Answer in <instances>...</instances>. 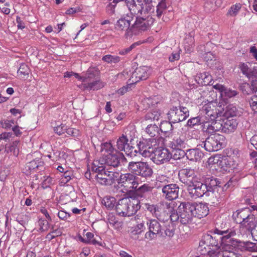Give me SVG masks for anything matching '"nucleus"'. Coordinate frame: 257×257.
Segmentation results:
<instances>
[{
	"instance_id": "1",
	"label": "nucleus",
	"mask_w": 257,
	"mask_h": 257,
	"mask_svg": "<svg viewBox=\"0 0 257 257\" xmlns=\"http://www.w3.org/2000/svg\"><path fill=\"white\" fill-rule=\"evenodd\" d=\"M185 205L183 206V211L185 210L184 212V217L185 218L184 222L191 223L194 217H196L199 218H203L207 216L209 213V208L206 203L200 202L191 203L189 202H185Z\"/></svg>"
},
{
	"instance_id": "2",
	"label": "nucleus",
	"mask_w": 257,
	"mask_h": 257,
	"mask_svg": "<svg viewBox=\"0 0 257 257\" xmlns=\"http://www.w3.org/2000/svg\"><path fill=\"white\" fill-rule=\"evenodd\" d=\"M140 201L135 198H123L119 200L115 206L117 214L121 216H131L140 209Z\"/></svg>"
},
{
	"instance_id": "3",
	"label": "nucleus",
	"mask_w": 257,
	"mask_h": 257,
	"mask_svg": "<svg viewBox=\"0 0 257 257\" xmlns=\"http://www.w3.org/2000/svg\"><path fill=\"white\" fill-rule=\"evenodd\" d=\"M154 23V19L148 14L136 16L134 23L131 25L127 35H137L149 30Z\"/></svg>"
},
{
	"instance_id": "4",
	"label": "nucleus",
	"mask_w": 257,
	"mask_h": 257,
	"mask_svg": "<svg viewBox=\"0 0 257 257\" xmlns=\"http://www.w3.org/2000/svg\"><path fill=\"white\" fill-rule=\"evenodd\" d=\"M125 3L130 13L127 14H132L137 16H143L149 14L154 8L151 4L146 2V0H125Z\"/></svg>"
},
{
	"instance_id": "5",
	"label": "nucleus",
	"mask_w": 257,
	"mask_h": 257,
	"mask_svg": "<svg viewBox=\"0 0 257 257\" xmlns=\"http://www.w3.org/2000/svg\"><path fill=\"white\" fill-rule=\"evenodd\" d=\"M224 111V105L222 102L210 101L205 104L202 108L201 113L204 115L205 121L214 120L222 116Z\"/></svg>"
},
{
	"instance_id": "6",
	"label": "nucleus",
	"mask_w": 257,
	"mask_h": 257,
	"mask_svg": "<svg viewBox=\"0 0 257 257\" xmlns=\"http://www.w3.org/2000/svg\"><path fill=\"white\" fill-rule=\"evenodd\" d=\"M128 170L135 175L147 178L152 176L153 169L147 162H130L127 166Z\"/></svg>"
},
{
	"instance_id": "7",
	"label": "nucleus",
	"mask_w": 257,
	"mask_h": 257,
	"mask_svg": "<svg viewBox=\"0 0 257 257\" xmlns=\"http://www.w3.org/2000/svg\"><path fill=\"white\" fill-rule=\"evenodd\" d=\"M214 232L219 235L222 246L225 245L235 246L238 245V242H240V240L233 238L236 234V230L234 227L226 230L215 228Z\"/></svg>"
},
{
	"instance_id": "8",
	"label": "nucleus",
	"mask_w": 257,
	"mask_h": 257,
	"mask_svg": "<svg viewBox=\"0 0 257 257\" xmlns=\"http://www.w3.org/2000/svg\"><path fill=\"white\" fill-rule=\"evenodd\" d=\"M147 210L150 212L152 215L155 216L158 220L161 221H164L166 215V209L168 210V212H172L173 208L171 204L168 202H161L156 205H147Z\"/></svg>"
},
{
	"instance_id": "9",
	"label": "nucleus",
	"mask_w": 257,
	"mask_h": 257,
	"mask_svg": "<svg viewBox=\"0 0 257 257\" xmlns=\"http://www.w3.org/2000/svg\"><path fill=\"white\" fill-rule=\"evenodd\" d=\"M224 137L219 134H215L207 138L202 143L204 149L208 152H215L220 150L223 146Z\"/></svg>"
},
{
	"instance_id": "10",
	"label": "nucleus",
	"mask_w": 257,
	"mask_h": 257,
	"mask_svg": "<svg viewBox=\"0 0 257 257\" xmlns=\"http://www.w3.org/2000/svg\"><path fill=\"white\" fill-rule=\"evenodd\" d=\"M169 121L173 123L185 120L189 115L188 109L184 106H173L167 113Z\"/></svg>"
},
{
	"instance_id": "11",
	"label": "nucleus",
	"mask_w": 257,
	"mask_h": 257,
	"mask_svg": "<svg viewBox=\"0 0 257 257\" xmlns=\"http://www.w3.org/2000/svg\"><path fill=\"white\" fill-rule=\"evenodd\" d=\"M118 183L125 188L126 192L137 189L138 178L132 173H127L119 176Z\"/></svg>"
},
{
	"instance_id": "12",
	"label": "nucleus",
	"mask_w": 257,
	"mask_h": 257,
	"mask_svg": "<svg viewBox=\"0 0 257 257\" xmlns=\"http://www.w3.org/2000/svg\"><path fill=\"white\" fill-rule=\"evenodd\" d=\"M149 231H147L145 237L149 240H152L157 238V236L161 237L163 231V226L156 219H149L147 222Z\"/></svg>"
},
{
	"instance_id": "13",
	"label": "nucleus",
	"mask_w": 257,
	"mask_h": 257,
	"mask_svg": "<svg viewBox=\"0 0 257 257\" xmlns=\"http://www.w3.org/2000/svg\"><path fill=\"white\" fill-rule=\"evenodd\" d=\"M157 141L149 139L138 144L139 152L144 157H152L157 148Z\"/></svg>"
},
{
	"instance_id": "14",
	"label": "nucleus",
	"mask_w": 257,
	"mask_h": 257,
	"mask_svg": "<svg viewBox=\"0 0 257 257\" xmlns=\"http://www.w3.org/2000/svg\"><path fill=\"white\" fill-rule=\"evenodd\" d=\"M203 240L207 246L212 247L210 248V250L207 251V254L210 257H214V255L211 254V252L219 251L221 249V246H222L219 235L214 232L212 235L207 234L204 236Z\"/></svg>"
},
{
	"instance_id": "15",
	"label": "nucleus",
	"mask_w": 257,
	"mask_h": 257,
	"mask_svg": "<svg viewBox=\"0 0 257 257\" xmlns=\"http://www.w3.org/2000/svg\"><path fill=\"white\" fill-rule=\"evenodd\" d=\"M119 177V173L117 172L108 171L104 169L95 175V179L97 182L101 185H111Z\"/></svg>"
},
{
	"instance_id": "16",
	"label": "nucleus",
	"mask_w": 257,
	"mask_h": 257,
	"mask_svg": "<svg viewBox=\"0 0 257 257\" xmlns=\"http://www.w3.org/2000/svg\"><path fill=\"white\" fill-rule=\"evenodd\" d=\"M101 161L104 162L105 164L108 166L115 168L120 165L121 162L122 163L126 162V159L122 153L115 151L114 153H109L106 155L104 158L102 159Z\"/></svg>"
},
{
	"instance_id": "17",
	"label": "nucleus",
	"mask_w": 257,
	"mask_h": 257,
	"mask_svg": "<svg viewBox=\"0 0 257 257\" xmlns=\"http://www.w3.org/2000/svg\"><path fill=\"white\" fill-rule=\"evenodd\" d=\"M134 16L132 14H124L118 19L115 24V29L118 31H125L126 38L131 37L133 35H127L128 30L131 28V22L133 20Z\"/></svg>"
},
{
	"instance_id": "18",
	"label": "nucleus",
	"mask_w": 257,
	"mask_h": 257,
	"mask_svg": "<svg viewBox=\"0 0 257 257\" xmlns=\"http://www.w3.org/2000/svg\"><path fill=\"white\" fill-rule=\"evenodd\" d=\"M149 68L145 66L137 68L129 79V84H134L140 80L147 79L150 75Z\"/></svg>"
},
{
	"instance_id": "19",
	"label": "nucleus",
	"mask_w": 257,
	"mask_h": 257,
	"mask_svg": "<svg viewBox=\"0 0 257 257\" xmlns=\"http://www.w3.org/2000/svg\"><path fill=\"white\" fill-rule=\"evenodd\" d=\"M179 176L180 181L189 187L199 179L195 170L190 168L181 169L179 172Z\"/></svg>"
},
{
	"instance_id": "20",
	"label": "nucleus",
	"mask_w": 257,
	"mask_h": 257,
	"mask_svg": "<svg viewBox=\"0 0 257 257\" xmlns=\"http://www.w3.org/2000/svg\"><path fill=\"white\" fill-rule=\"evenodd\" d=\"M172 154L166 148H156L153 156L152 157L153 161L157 164H161L170 161Z\"/></svg>"
},
{
	"instance_id": "21",
	"label": "nucleus",
	"mask_w": 257,
	"mask_h": 257,
	"mask_svg": "<svg viewBox=\"0 0 257 257\" xmlns=\"http://www.w3.org/2000/svg\"><path fill=\"white\" fill-rule=\"evenodd\" d=\"M190 144V140L183 135H180L174 137L172 141H170L169 146L173 150H186L191 147Z\"/></svg>"
},
{
	"instance_id": "22",
	"label": "nucleus",
	"mask_w": 257,
	"mask_h": 257,
	"mask_svg": "<svg viewBox=\"0 0 257 257\" xmlns=\"http://www.w3.org/2000/svg\"><path fill=\"white\" fill-rule=\"evenodd\" d=\"M129 139L131 141L132 140V138L128 136L126 132L117 139L116 146L118 151H124L125 154L132 155L134 148L132 147L130 148L129 144H128Z\"/></svg>"
},
{
	"instance_id": "23",
	"label": "nucleus",
	"mask_w": 257,
	"mask_h": 257,
	"mask_svg": "<svg viewBox=\"0 0 257 257\" xmlns=\"http://www.w3.org/2000/svg\"><path fill=\"white\" fill-rule=\"evenodd\" d=\"M213 88L219 91L220 93L221 99L220 102L222 104H226L228 98L235 96L237 94L236 91L228 88L220 84H216L213 85Z\"/></svg>"
},
{
	"instance_id": "24",
	"label": "nucleus",
	"mask_w": 257,
	"mask_h": 257,
	"mask_svg": "<svg viewBox=\"0 0 257 257\" xmlns=\"http://www.w3.org/2000/svg\"><path fill=\"white\" fill-rule=\"evenodd\" d=\"M185 205L184 202H182L178 207V210L176 212H173L171 214H169L167 212V210L166 209V215L165 217L168 219V218L170 219V222L173 223L174 222L179 221L182 224H187L190 222H184L185 218L183 216L185 214V210L183 212V206ZM187 221V220H186Z\"/></svg>"
},
{
	"instance_id": "25",
	"label": "nucleus",
	"mask_w": 257,
	"mask_h": 257,
	"mask_svg": "<svg viewBox=\"0 0 257 257\" xmlns=\"http://www.w3.org/2000/svg\"><path fill=\"white\" fill-rule=\"evenodd\" d=\"M223 120L215 119L214 120L204 121L202 130L209 134L215 132H222Z\"/></svg>"
},
{
	"instance_id": "26",
	"label": "nucleus",
	"mask_w": 257,
	"mask_h": 257,
	"mask_svg": "<svg viewBox=\"0 0 257 257\" xmlns=\"http://www.w3.org/2000/svg\"><path fill=\"white\" fill-rule=\"evenodd\" d=\"M189 187H192V188L190 189V193L192 194L195 198L202 197L204 194L208 192L205 183L200 181L199 178Z\"/></svg>"
},
{
	"instance_id": "27",
	"label": "nucleus",
	"mask_w": 257,
	"mask_h": 257,
	"mask_svg": "<svg viewBox=\"0 0 257 257\" xmlns=\"http://www.w3.org/2000/svg\"><path fill=\"white\" fill-rule=\"evenodd\" d=\"M179 190V187L175 184H169L162 189L163 195L169 200H173L178 197Z\"/></svg>"
},
{
	"instance_id": "28",
	"label": "nucleus",
	"mask_w": 257,
	"mask_h": 257,
	"mask_svg": "<svg viewBox=\"0 0 257 257\" xmlns=\"http://www.w3.org/2000/svg\"><path fill=\"white\" fill-rule=\"evenodd\" d=\"M88 77L85 78L82 80L83 82H88L87 84H85V88L89 90H98L104 86V84L99 79H95L92 81L90 80L92 78L91 70H88L87 72Z\"/></svg>"
},
{
	"instance_id": "29",
	"label": "nucleus",
	"mask_w": 257,
	"mask_h": 257,
	"mask_svg": "<svg viewBox=\"0 0 257 257\" xmlns=\"http://www.w3.org/2000/svg\"><path fill=\"white\" fill-rule=\"evenodd\" d=\"M235 246L225 245L223 246L219 251H213L211 254L214 257H238L234 251Z\"/></svg>"
},
{
	"instance_id": "30",
	"label": "nucleus",
	"mask_w": 257,
	"mask_h": 257,
	"mask_svg": "<svg viewBox=\"0 0 257 257\" xmlns=\"http://www.w3.org/2000/svg\"><path fill=\"white\" fill-rule=\"evenodd\" d=\"M250 213V209L244 208L234 212L233 213L232 217L237 223L240 225Z\"/></svg>"
},
{
	"instance_id": "31",
	"label": "nucleus",
	"mask_w": 257,
	"mask_h": 257,
	"mask_svg": "<svg viewBox=\"0 0 257 257\" xmlns=\"http://www.w3.org/2000/svg\"><path fill=\"white\" fill-rule=\"evenodd\" d=\"M165 224L163 226V231L162 237H165L168 236L169 237H172L175 233V226L174 224L170 221H168V220L165 218V221H163Z\"/></svg>"
},
{
	"instance_id": "32",
	"label": "nucleus",
	"mask_w": 257,
	"mask_h": 257,
	"mask_svg": "<svg viewBox=\"0 0 257 257\" xmlns=\"http://www.w3.org/2000/svg\"><path fill=\"white\" fill-rule=\"evenodd\" d=\"M146 229L145 221L138 222V223L132 227L131 229V236L135 240L139 239V235L141 234Z\"/></svg>"
},
{
	"instance_id": "33",
	"label": "nucleus",
	"mask_w": 257,
	"mask_h": 257,
	"mask_svg": "<svg viewBox=\"0 0 257 257\" xmlns=\"http://www.w3.org/2000/svg\"><path fill=\"white\" fill-rule=\"evenodd\" d=\"M186 156L187 158L193 161L200 160L203 156V153L199 149H187L186 152Z\"/></svg>"
},
{
	"instance_id": "34",
	"label": "nucleus",
	"mask_w": 257,
	"mask_h": 257,
	"mask_svg": "<svg viewBox=\"0 0 257 257\" xmlns=\"http://www.w3.org/2000/svg\"><path fill=\"white\" fill-rule=\"evenodd\" d=\"M240 225L242 228H244L248 231L257 225L255 221L254 215L250 213Z\"/></svg>"
},
{
	"instance_id": "35",
	"label": "nucleus",
	"mask_w": 257,
	"mask_h": 257,
	"mask_svg": "<svg viewBox=\"0 0 257 257\" xmlns=\"http://www.w3.org/2000/svg\"><path fill=\"white\" fill-rule=\"evenodd\" d=\"M237 126L236 121L233 119H226L223 120L222 132L225 133L229 134L233 132Z\"/></svg>"
},
{
	"instance_id": "36",
	"label": "nucleus",
	"mask_w": 257,
	"mask_h": 257,
	"mask_svg": "<svg viewBox=\"0 0 257 257\" xmlns=\"http://www.w3.org/2000/svg\"><path fill=\"white\" fill-rule=\"evenodd\" d=\"M204 183L209 192L213 191L214 187L219 186L220 182L216 178L210 177L205 178Z\"/></svg>"
},
{
	"instance_id": "37",
	"label": "nucleus",
	"mask_w": 257,
	"mask_h": 257,
	"mask_svg": "<svg viewBox=\"0 0 257 257\" xmlns=\"http://www.w3.org/2000/svg\"><path fill=\"white\" fill-rule=\"evenodd\" d=\"M222 106H225V104H222ZM238 112L237 110V108L235 106H233L232 104H229L226 106L225 108L224 107V111L222 115H224L226 117H233L235 116L238 114Z\"/></svg>"
},
{
	"instance_id": "38",
	"label": "nucleus",
	"mask_w": 257,
	"mask_h": 257,
	"mask_svg": "<svg viewBox=\"0 0 257 257\" xmlns=\"http://www.w3.org/2000/svg\"><path fill=\"white\" fill-rule=\"evenodd\" d=\"M102 159L94 160L91 166V170L95 173L98 174L102 171H104L105 169L104 162L101 161Z\"/></svg>"
},
{
	"instance_id": "39",
	"label": "nucleus",
	"mask_w": 257,
	"mask_h": 257,
	"mask_svg": "<svg viewBox=\"0 0 257 257\" xmlns=\"http://www.w3.org/2000/svg\"><path fill=\"white\" fill-rule=\"evenodd\" d=\"M160 101V98L158 96H154L153 97H147L144 98L142 100V103L146 108L153 106L157 104Z\"/></svg>"
},
{
	"instance_id": "40",
	"label": "nucleus",
	"mask_w": 257,
	"mask_h": 257,
	"mask_svg": "<svg viewBox=\"0 0 257 257\" xmlns=\"http://www.w3.org/2000/svg\"><path fill=\"white\" fill-rule=\"evenodd\" d=\"M244 248V250L251 251V252H257V245L255 243H253L250 241H240L238 242V245Z\"/></svg>"
},
{
	"instance_id": "41",
	"label": "nucleus",
	"mask_w": 257,
	"mask_h": 257,
	"mask_svg": "<svg viewBox=\"0 0 257 257\" xmlns=\"http://www.w3.org/2000/svg\"><path fill=\"white\" fill-rule=\"evenodd\" d=\"M166 1V0H161L157 6V16L159 18L167 12V6Z\"/></svg>"
},
{
	"instance_id": "42",
	"label": "nucleus",
	"mask_w": 257,
	"mask_h": 257,
	"mask_svg": "<svg viewBox=\"0 0 257 257\" xmlns=\"http://www.w3.org/2000/svg\"><path fill=\"white\" fill-rule=\"evenodd\" d=\"M102 203L108 209H111L116 204V199L113 197L105 196L103 198Z\"/></svg>"
},
{
	"instance_id": "43",
	"label": "nucleus",
	"mask_w": 257,
	"mask_h": 257,
	"mask_svg": "<svg viewBox=\"0 0 257 257\" xmlns=\"http://www.w3.org/2000/svg\"><path fill=\"white\" fill-rule=\"evenodd\" d=\"M161 115L160 112L157 110H152L148 112L146 116L145 119L146 120L158 121Z\"/></svg>"
},
{
	"instance_id": "44",
	"label": "nucleus",
	"mask_w": 257,
	"mask_h": 257,
	"mask_svg": "<svg viewBox=\"0 0 257 257\" xmlns=\"http://www.w3.org/2000/svg\"><path fill=\"white\" fill-rule=\"evenodd\" d=\"M108 222L115 229H119L121 226V222L119 221L116 217L112 213L108 215Z\"/></svg>"
},
{
	"instance_id": "45",
	"label": "nucleus",
	"mask_w": 257,
	"mask_h": 257,
	"mask_svg": "<svg viewBox=\"0 0 257 257\" xmlns=\"http://www.w3.org/2000/svg\"><path fill=\"white\" fill-rule=\"evenodd\" d=\"M146 132L151 137H155L159 134V127L156 124H150L147 127Z\"/></svg>"
},
{
	"instance_id": "46",
	"label": "nucleus",
	"mask_w": 257,
	"mask_h": 257,
	"mask_svg": "<svg viewBox=\"0 0 257 257\" xmlns=\"http://www.w3.org/2000/svg\"><path fill=\"white\" fill-rule=\"evenodd\" d=\"M241 8V5L239 3L232 5L228 10L227 16L232 17L236 16Z\"/></svg>"
},
{
	"instance_id": "47",
	"label": "nucleus",
	"mask_w": 257,
	"mask_h": 257,
	"mask_svg": "<svg viewBox=\"0 0 257 257\" xmlns=\"http://www.w3.org/2000/svg\"><path fill=\"white\" fill-rule=\"evenodd\" d=\"M169 181L168 177L165 176L161 175L157 179L156 185L158 188H163L165 185H168Z\"/></svg>"
},
{
	"instance_id": "48",
	"label": "nucleus",
	"mask_w": 257,
	"mask_h": 257,
	"mask_svg": "<svg viewBox=\"0 0 257 257\" xmlns=\"http://www.w3.org/2000/svg\"><path fill=\"white\" fill-rule=\"evenodd\" d=\"M102 60L108 63H117L120 61V57L117 56L106 55L102 58Z\"/></svg>"
},
{
	"instance_id": "49",
	"label": "nucleus",
	"mask_w": 257,
	"mask_h": 257,
	"mask_svg": "<svg viewBox=\"0 0 257 257\" xmlns=\"http://www.w3.org/2000/svg\"><path fill=\"white\" fill-rule=\"evenodd\" d=\"M198 77L202 80L201 83H203L204 85H208L212 81V76L207 72L199 74Z\"/></svg>"
},
{
	"instance_id": "50",
	"label": "nucleus",
	"mask_w": 257,
	"mask_h": 257,
	"mask_svg": "<svg viewBox=\"0 0 257 257\" xmlns=\"http://www.w3.org/2000/svg\"><path fill=\"white\" fill-rule=\"evenodd\" d=\"M72 176V173L71 171H66L62 175L60 180V183L61 185H64L67 183L71 179Z\"/></svg>"
},
{
	"instance_id": "51",
	"label": "nucleus",
	"mask_w": 257,
	"mask_h": 257,
	"mask_svg": "<svg viewBox=\"0 0 257 257\" xmlns=\"http://www.w3.org/2000/svg\"><path fill=\"white\" fill-rule=\"evenodd\" d=\"M18 143L17 141L14 142L11 145L6 147V151L8 153L11 152L14 155L17 156L19 154V148L17 146Z\"/></svg>"
},
{
	"instance_id": "52",
	"label": "nucleus",
	"mask_w": 257,
	"mask_h": 257,
	"mask_svg": "<svg viewBox=\"0 0 257 257\" xmlns=\"http://www.w3.org/2000/svg\"><path fill=\"white\" fill-rule=\"evenodd\" d=\"M29 68L26 64H21L19 70H18V74L23 78H25V76H28L29 74Z\"/></svg>"
},
{
	"instance_id": "53",
	"label": "nucleus",
	"mask_w": 257,
	"mask_h": 257,
	"mask_svg": "<svg viewBox=\"0 0 257 257\" xmlns=\"http://www.w3.org/2000/svg\"><path fill=\"white\" fill-rule=\"evenodd\" d=\"M62 233V232L60 229H56L49 233L46 236V238L51 240L57 236L61 235Z\"/></svg>"
},
{
	"instance_id": "54",
	"label": "nucleus",
	"mask_w": 257,
	"mask_h": 257,
	"mask_svg": "<svg viewBox=\"0 0 257 257\" xmlns=\"http://www.w3.org/2000/svg\"><path fill=\"white\" fill-rule=\"evenodd\" d=\"M140 42H138L131 45L129 47L122 49L119 52V54L121 55H124L129 53L137 46L139 45Z\"/></svg>"
},
{
	"instance_id": "55",
	"label": "nucleus",
	"mask_w": 257,
	"mask_h": 257,
	"mask_svg": "<svg viewBox=\"0 0 257 257\" xmlns=\"http://www.w3.org/2000/svg\"><path fill=\"white\" fill-rule=\"evenodd\" d=\"M173 158L175 160H178L186 156V152L184 150H174Z\"/></svg>"
},
{
	"instance_id": "56",
	"label": "nucleus",
	"mask_w": 257,
	"mask_h": 257,
	"mask_svg": "<svg viewBox=\"0 0 257 257\" xmlns=\"http://www.w3.org/2000/svg\"><path fill=\"white\" fill-rule=\"evenodd\" d=\"M40 225V230L41 231L47 230L49 228V223L48 220L43 219H40L39 220Z\"/></svg>"
},
{
	"instance_id": "57",
	"label": "nucleus",
	"mask_w": 257,
	"mask_h": 257,
	"mask_svg": "<svg viewBox=\"0 0 257 257\" xmlns=\"http://www.w3.org/2000/svg\"><path fill=\"white\" fill-rule=\"evenodd\" d=\"M240 68L243 74L245 75L248 77L250 76L251 69H249L246 64L244 63L241 64L240 65Z\"/></svg>"
},
{
	"instance_id": "58",
	"label": "nucleus",
	"mask_w": 257,
	"mask_h": 257,
	"mask_svg": "<svg viewBox=\"0 0 257 257\" xmlns=\"http://www.w3.org/2000/svg\"><path fill=\"white\" fill-rule=\"evenodd\" d=\"M102 149L106 152L108 154L109 153H113L115 152V151H116L114 150L111 144L109 143H104L102 146Z\"/></svg>"
},
{
	"instance_id": "59",
	"label": "nucleus",
	"mask_w": 257,
	"mask_h": 257,
	"mask_svg": "<svg viewBox=\"0 0 257 257\" xmlns=\"http://www.w3.org/2000/svg\"><path fill=\"white\" fill-rule=\"evenodd\" d=\"M205 7L208 8H212L213 3L214 2V5L215 6L219 7L222 4L221 0H205Z\"/></svg>"
},
{
	"instance_id": "60",
	"label": "nucleus",
	"mask_w": 257,
	"mask_h": 257,
	"mask_svg": "<svg viewBox=\"0 0 257 257\" xmlns=\"http://www.w3.org/2000/svg\"><path fill=\"white\" fill-rule=\"evenodd\" d=\"M249 104L252 109L257 112V96H252L249 100Z\"/></svg>"
},
{
	"instance_id": "61",
	"label": "nucleus",
	"mask_w": 257,
	"mask_h": 257,
	"mask_svg": "<svg viewBox=\"0 0 257 257\" xmlns=\"http://www.w3.org/2000/svg\"><path fill=\"white\" fill-rule=\"evenodd\" d=\"M117 3H113L112 1L110 2L108 5H107L106 8V13L110 15H112L115 13V8Z\"/></svg>"
},
{
	"instance_id": "62",
	"label": "nucleus",
	"mask_w": 257,
	"mask_h": 257,
	"mask_svg": "<svg viewBox=\"0 0 257 257\" xmlns=\"http://www.w3.org/2000/svg\"><path fill=\"white\" fill-rule=\"evenodd\" d=\"M67 130V126L64 124H61L55 127L54 129V132L59 135L64 134Z\"/></svg>"
},
{
	"instance_id": "63",
	"label": "nucleus",
	"mask_w": 257,
	"mask_h": 257,
	"mask_svg": "<svg viewBox=\"0 0 257 257\" xmlns=\"http://www.w3.org/2000/svg\"><path fill=\"white\" fill-rule=\"evenodd\" d=\"M209 162L210 164H217L218 166H222V161L220 160V157L218 156L213 157H210L209 159Z\"/></svg>"
},
{
	"instance_id": "64",
	"label": "nucleus",
	"mask_w": 257,
	"mask_h": 257,
	"mask_svg": "<svg viewBox=\"0 0 257 257\" xmlns=\"http://www.w3.org/2000/svg\"><path fill=\"white\" fill-rule=\"evenodd\" d=\"M151 187L149 186L148 185L144 184L139 188V189L137 190V193L138 194H142V193H146L148 192L151 191Z\"/></svg>"
}]
</instances>
